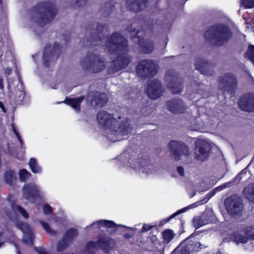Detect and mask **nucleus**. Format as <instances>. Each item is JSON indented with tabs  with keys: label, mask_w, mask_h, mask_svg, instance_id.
I'll return each instance as SVG.
<instances>
[{
	"label": "nucleus",
	"mask_w": 254,
	"mask_h": 254,
	"mask_svg": "<svg viewBox=\"0 0 254 254\" xmlns=\"http://www.w3.org/2000/svg\"><path fill=\"white\" fill-rule=\"evenodd\" d=\"M127 41L119 33L112 35V56L116 59L112 62V71H117L126 67L130 62L131 58L127 54Z\"/></svg>",
	"instance_id": "f257e3e1"
},
{
	"label": "nucleus",
	"mask_w": 254,
	"mask_h": 254,
	"mask_svg": "<svg viewBox=\"0 0 254 254\" xmlns=\"http://www.w3.org/2000/svg\"><path fill=\"white\" fill-rule=\"evenodd\" d=\"M231 36L228 28L222 25L215 26L205 33V37L210 43L217 45L223 44Z\"/></svg>",
	"instance_id": "f03ea898"
},
{
	"label": "nucleus",
	"mask_w": 254,
	"mask_h": 254,
	"mask_svg": "<svg viewBox=\"0 0 254 254\" xmlns=\"http://www.w3.org/2000/svg\"><path fill=\"white\" fill-rule=\"evenodd\" d=\"M80 65L83 70L93 73L101 71L105 67L104 62L95 54L83 58L80 62Z\"/></svg>",
	"instance_id": "7ed1b4c3"
},
{
	"label": "nucleus",
	"mask_w": 254,
	"mask_h": 254,
	"mask_svg": "<svg viewBox=\"0 0 254 254\" xmlns=\"http://www.w3.org/2000/svg\"><path fill=\"white\" fill-rule=\"evenodd\" d=\"M211 147L210 141L206 138H198L195 141V155L200 161L206 160Z\"/></svg>",
	"instance_id": "20e7f679"
},
{
	"label": "nucleus",
	"mask_w": 254,
	"mask_h": 254,
	"mask_svg": "<svg viewBox=\"0 0 254 254\" xmlns=\"http://www.w3.org/2000/svg\"><path fill=\"white\" fill-rule=\"evenodd\" d=\"M98 248H101L108 252L110 249V238L102 236L98 242H88L86 246L84 254H95L94 251Z\"/></svg>",
	"instance_id": "39448f33"
},
{
	"label": "nucleus",
	"mask_w": 254,
	"mask_h": 254,
	"mask_svg": "<svg viewBox=\"0 0 254 254\" xmlns=\"http://www.w3.org/2000/svg\"><path fill=\"white\" fill-rule=\"evenodd\" d=\"M169 146L171 151L172 155L176 160H179L182 154L186 156L190 155V150L187 146L177 141H171Z\"/></svg>",
	"instance_id": "423d86ee"
},
{
	"label": "nucleus",
	"mask_w": 254,
	"mask_h": 254,
	"mask_svg": "<svg viewBox=\"0 0 254 254\" xmlns=\"http://www.w3.org/2000/svg\"><path fill=\"white\" fill-rule=\"evenodd\" d=\"M97 119L105 135L106 133L111 132V115L110 113L106 111H101L98 113Z\"/></svg>",
	"instance_id": "0eeeda50"
},
{
	"label": "nucleus",
	"mask_w": 254,
	"mask_h": 254,
	"mask_svg": "<svg viewBox=\"0 0 254 254\" xmlns=\"http://www.w3.org/2000/svg\"><path fill=\"white\" fill-rule=\"evenodd\" d=\"M224 188H225V187L221 186V187H218V188H216L215 190H211V191L209 192L207 194H206L204 199H203L200 201H198L197 202L192 203V204L188 206L187 207H184V208L177 211L176 212L174 213L173 214H172L171 216H170L169 217V218L167 219L166 222L169 221L173 218L175 217L177 215H178L182 213L186 212L188 209L194 208L200 204H203V203H205V202H207V201L211 197H212L213 196H214L215 194L216 191H220Z\"/></svg>",
	"instance_id": "6e6552de"
},
{
	"label": "nucleus",
	"mask_w": 254,
	"mask_h": 254,
	"mask_svg": "<svg viewBox=\"0 0 254 254\" xmlns=\"http://www.w3.org/2000/svg\"><path fill=\"white\" fill-rule=\"evenodd\" d=\"M137 70L142 75L153 76L156 73L157 65L151 60L141 61L137 67Z\"/></svg>",
	"instance_id": "1a4fd4ad"
},
{
	"label": "nucleus",
	"mask_w": 254,
	"mask_h": 254,
	"mask_svg": "<svg viewBox=\"0 0 254 254\" xmlns=\"http://www.w3.org/2000/svg\"><path fill=\"white\" fill-rule=\"evenodd\" d=\"M227 212L232 216L239 215L242 212V204L236 196L228 198L225 201Z\"/></svg>",
	"instance_id": "9d476101"
},
{
	"label": "nucleus",
	"mask_w": 254,
	"mask_h": 254,
	"mask_svg": "<svg viewBox=\"0 0 254 254\" xmlns=\"http://www.w3.org/2000/svg\"><path fill=\"white\" fill-rule=\"evenodd\" d=\"M6 215L12 220H16L18 213L21 214L23 217L27 219L29 217L28 213L22 207L14 203H10L9 205L4 210Z\"/></svg>",
	"instance_id": "9b49d317"
},
{
	"label": "nucleus",
	"mask_w": 254,
	"mask_h": 254,
	"mask_svg": "<svg viewBox=\"0 0 254 254\" xmlns=\"http://www.w3.org/2000/svg\"><path fill=\"white\" fill-rule=\"evenodd\" d=\"M188 241L189 239H187L182 243L173 252L175 253L180 252V254H190L191 251H198L197 249L198 248L200 249L204 248L203 246L199 242H196L193 244L189 243Z\"/></svg>",
	"instance_id": "f8f14e48"
},
{
	"label": "nucleus",
	"mask_w": 254,
	"mask_h": 254,
	"mask_svg": "<svg viewBox=\"0 0 254 254\" xmlns=\"http://www.w3.org/2000/svg\"><path fill=\"white\" fill-rule=\"evenodd\" d=\"M162 92L160 82L156 79L150 80L148 83L146 93L149 98L157 99L160 97Z\"/></svg>",
	"instance_id": "ddd939ff"
},
{
	"label": "nucleus",
	"mask_w": 254,
	"mask_h": 254,
	"mask_svg": "<svg viewBox=\"0 0 254 254\" xmlns=\"http://www.w3.org/2000/svg\"><path fill=\"white\" fill-rule=\"evenodd\" d=\"M23 192L24 197L29 200L42 194L40 188L34 184H29L23 187Z\"/></svg>",
	"instance_id": "4468645a"
},
{
	"label": "nucleus",
	"mask_w": 254,
	"mask_h": 254,
	"mask_svg": "<svg viewBox=\"0 0 254 254\" xmlns=\"http://www.w3.org/2000/svg\"><path fill=\"white\" fill-rule=\"evenodd\" d=\"M15 224L16 227L23 232V242L27 245H32L33 239L32 229L27 224L22 222H17Z\"/></svg>",
	"instance_id": "2eb2a0df"
},
{
	"label": "nucleus",
	"mask_w": 254,
	"mask_h": 254,
	"mask_svg": "<svg viewBox=\"0 0 254 254\" xmlns=\"http://www.w3.org/2000/svg\"><path fill=\"white\" fill-rule=\"evenodd\" d=\"M240 108L245 111H254V94H248L242 97L239 101Z\"/></svg>",
	"instance_id": "dca6fc26"
},
{
	"label": "nucleus",
	"mask_w": 254,
	"mask_h": 254,
	"mask_svg": "<svg viewBox=\"0 0 254 254\" xmlns=\"http://www.w3.org/2000/svg\"><path fill=\"white\" fill-rule=\"evenodd\" d=\"M166 105L168 109L175 114L183 113L186 110L183 101L179 99L169 101L167 102Z\"/></svg>",
	"instance_id": "f3484780"
},
{
	"label": "nucleus",
	"mask_w": 254,
	"mask_h": 254,
	"mask_svg": "<svg viewBox=\"0 0 254 254\" xmlns=\"http://www.w3.org/2000/svg\"><path fill=\"white\" fill-rule=\"evenodd\" d=\"M87 100L91 103L95 102V105L100 107L105 105L108 101L106 94L99 93H90L88 95Z\"/></svg>",
	"instance_id": "a211bd4d"
},
{
	"label": "nucleus",
	"mask_w": 254,
	"mask_h": 254,
	"mask_svg": "<svg viewBox=\"0 0 254 254\" xmlns=\"http://www.w3.org/2000/svg\"><path fill=\"white\" fill-rule=\"evenodd\" d=\"M206 117H204L203 119L198 118L197 119V125L192 127V129L200 132H205L209 127L210 125L213 124L211 121H206Z\"/></svg>",
	"instance_id": "6ab92c4d"
},
{
	"label": "nucleus",
	"mask_w": 254,
	"mask_h": 254,
	"mask_svg": "<svg viewBox=\"0 0 254 254\" xmlns=\"http://www.w3.org/2000/svg\"><path fill=\"white\" fill-rule=\"evenodd\" d=\"M127 4L129 9L135 12L143 9L145 5L144 0L140 3H139L138 0H127Z\"/></svg>",
	"instance_id": "aec40b11"
},
{
	"label": "nucleus",
	"mask_w": 254,
	"mask_h": 254,
	"mask_svg": "<svg viewBox=\"0 0 254 254\" xmlns=\"http://www.w3.org/2000/svg\"><path fill=\"white\" fill-rule=\"evenodd\" d=\"M84 97H80L79 98H66L64 102L68 105L71 106L76 111L80 110V103L83 100Z\"/></svg>",
	"instance_id": "412c9836"
},
{
	"label": "nucleus",
	"mask_w": 254,
	"mask_h": 254,
	"mask_svg": "<svg viewBox=\"0 0 254 254\" xmlns=\"http://www.w3.org/2000/svg\"><path fill=\"white\" fill-rule=\"evenodd\" d=\"M243 193L248 199L254 203V184H250L245 188Z\"/></svg>",
	"instance_id": "4be33fe9"
},
{
	"label": "nucleus",
	"mask_w": 254,
	"mask_h": 254,
	"mask_svg": "<svg viewBox=\"0 0 254 254\" xmlns=\"http://www.w3.org/2000/svg\"><path fill=\"white\" fill-rule=\"evenodd\" d=\"M4 179L6 183L12 184L15 181V174L11 170L7 171L4 174Z\"/></svg>",
	"instance_id": "5701e85b"
},
{
	"label": "nucleus",
	"mask_w": 254,
	"mask_h": 254,
	"mask_svg": "<svg viewBox=\"0 0 254 254\" xmlns=\"http://www.w3.org/2000/svg\"><path fill=\"white\" fill-rule=\"evenodd\" d=\"M29 165L32 172L34 173H40L41 172L42 169L38 165L35 159L31 158L29 161Z\"/></svg>",
	"instance_id": "b1692460"
},
{
	"label": "nucleus",
	"mask_w": 254,
	"mask_h": 254,
	"mask_svg": "<svg viewBox=\"0 0 254 254\" xmlns=\"http://www.w3.org/2000/svg\"><path fill=\"white\" fill-rule=\"evenodd\" d=\"M163 239L164 242L168 244L174 238V232L170 229L165 230L163 233Z\"/></svg>",
	"instance_id": "393cba45"
},
{
	"label": "nucleus",
	"mask_w": 254,
	"mask_h": 254,
	"mask_svg": "<svg viewBox=\"0 0 254 254\" xmlns=\"http://www.w3.org/2000/svg\"><path fill=\"white\" fill-rule=\"evenodd\" d=\"M91 226H94L99 229H101L104 227H110L111 226V221L101 220L93 223Z\"/></svg>",
	"instance_id": "a878e982"
},
{
	"label": "nucleus",
	"mask_w": 254,
	"mask_h": 254,
	"mask_svg": "<svg viewBox=\"0 0 254 254\" xmlns=\"http://www.w3.org/2000/svg\"><path fill=\"white\" fill-rule=\"evenodd\" d=\"M69 241H67L64 238L61 241H60L56 246V249L58 251H63L65 250L68 246Z\"/></svg>",
	"instance_id": "bb28decb"
},
{
	"label": "nucleus",
	"mask_w": 254,
	"mask_h": 254,
	"mask_svg": "<svg viewBox=\"0 0 254 254\" xmlns=\"http://www.w3.org/2000/svg\"><path fill=\"white\" fill-rule=\"evenodd\" d=\"M234 240L237 243H246L248 242V238L243 236L238 233H235L233 235Z\"/></svg>",
	"instance_id": "cd10ccee"
},
{
	"label": "nucleus",
	"mask_w": 254,
	"mask_h": 254,
	"mask_svg": "<svg viewBox=\"0 0 254 254\" xmlns=\"http://www.w3.org/2000/svg\"><path fill=\"white\" fill-rule=\"evenodd\" d=\"M245 57L248 58L254 64V46L250 45L248 47Z\"/></svg>",
	"instance_id": "c85d7f7f"
},
{
	"label": "nucleus",
	"mask_w": 254,
	"mask_h": 254,
	"mask_svg": "<svg viewBox=\"0 0 254 254\" xmlns=\"http://www.w3.org/2000/svg\"><path fill=\"white\" fill-rule=\"evenodd\" d=\"M15 96L14 99L15 102L18 104H21L24 98L25 92L22 90L16 91Z\"/></svg>",
	"instance_id": "c756f323"
},
{
	"label": "nucleus",
	"mask_w": 254,
	"mask_h": 254,
	"mask_svg": "<svg viewBox=\"0 0 254 254\" xmlns=\"http://www.w3.org/2000/svg\"><path fill=\"white\" fill-rule=\"evenodd\" d=\"M77 234V232L75 229H70L68 230L64 237V238L67 240L68 241H71L73 238H74Z\"/></svg>",
	"instance_id": "7c9ffc66"
},
{
	"label": "nucleus",
	"mask_w": 254,
	"mask_h": 254,
	"mask_svg": "<svg viewBox=\"0 0 254 254\" xmlns=\"http://www.w3.org/2000/svg\"><path fill=\"white\" fill-rule=\"evenodd\" d=\"M19 177L21 181L25 182L30 177V173L25 169H22L19 173Z\"/></svg>",
	"instance_id": "2f4dec72"
},
{
	"label": "nucleus",
	"mask_w": 254,
	"mask_h": 254,
	"mask_svg": "<svg viewBox=\"0 0 254 254\" xmlns=\"http://www.w3.org/2000/svg\"><path fill=\"white\" fill-rule=\"evenodd\" d=\"M241 6L246 8L254 7V0H241Z\"/></svg>",
	"instance_id": "473e14b6"
},
{
	"label": "nucleus",
	"mask_w": 254,
	"mask_h": 254,
	"mask_svg": "<svg viewBox=\"0 0 254 254\" xmlns=\"http://www.w3.org/2000/svg\"><path fill=\"white\" fill-rule=\"evenodd\" d=\"M236 81L235 77L234 75L231 74H229L228 75H226L224 78L223 82H226L228 84L232 85L233 84H234Z\"/></svg>",
	"instance_id": "72a5a7b5"
},
{
	"label": "nucleus",
	"mask_w": 254,
	"mask_h": 254,
	"mask_svg": "<svg viewBox=\"0 0 254 254\" xmlns=\"http://www.w3.org/2000/svg\"><path fill=\"white\" fill-rule=\"evenodd\" d=\"M206 224L207 223L203 221L202 218H195L193 219V224L196 228H199Z\"/></svg>",
	"instance_id": "f704fd0d"
},
{
	"label": "nucleus",
	"mask_w": 254,
	"mask_h": 254,
	"mask_svg": "<svg viewBox=\"0 0 254 254\" xmlns=\"http://www.w3.org/2000/svg\"><path fill=\"white\" fill-rule=\"evenodd\" d=\"M169 87L171 89L172 92L177 94L180 93L182 91V87L180 84H176L173 86L172 84L169 85Z\"/></svg>",
	"instance_id": "c9c22d12"
},
{
	"label": "nucleus",
	"mask_w": 254,
	"mask_h": 254,
	"mask_svg": "<svg viewBox=\"0 0 254 254\" xmlns=\"http://www.w3.org/2000/svg\"><path fill=\"white\" fill-rule=\"evenodd\" d=\"M49 3H46L43 4V6L46 9V14H52V17H53L54 13V11L53 8L51 6H49Z\"/></svg>",
	"instance_id": "e433bc0d"
},
{
	"label": "nucleus",
	"mask_w": 254,
	"mask_h": 254,
	"mask_svg": "<svg viewBox=\"0 0 254 254\" xmlns=\"http://www.w3.org/2000/svg\"><path fill=\"white\" fill-rule=\"evenodd\" d=\"M131 131V128L129 127H125V128L123 127H120L119 129V131L122 135H127Z\"/></svg>",
	"instance_id": "4c0bfd02"
},
{
	"label": "nucleus",
	"mask_w": 254,
	"mask_h": 254,
	"mask_svg": "<svg viewBox=\"0 0 254 254\" xmlns=\"http://www.w3.org/2000/svg\"><path fill=\"white\" fill-rule=\"evenodd\" d=\"M40 223L47 232L49 233H51L52 232L48 224L44 222L43 221H40Z\"/></svg>",
	"instance_id": "58836bf2"
},
{
	"label": "nucleus",
	"mask_w": 254,
	"mask_h": 254,
	"mask_svg": "<svg viewBox=\"0 0 254 254\" xmlns=\"http://www.w3.org/2000/svg\"><path fill=\"white\" fill-rule=\"evenodd\" d=\"M11 127H12V130L13 131V132L15 134L16 136H17V138H18V139L19 140V141L20 143L21 147H22V145H23V141L22 140V139H21V137L20 136L19 134H18V133L16 130V129H15V127H14L13 125H12Z\"/></svg>",
	"instance_id": "ea45409f"
},
{
	"label": "nucleus",
	"mask_w": 254,
	"mask_h": 254,
	"mask_svg": "<svg viewBox=\"0 0 254 254\" xmlns=\"http://www.w3.org/2000/svg\"><path fill=\"white\" fill-rule=\"evenodd\" d=\"M43 211L45 214H48L52 212V208L50 205L46 204L43 207Z\"/></svg>",
	"instance_id": "a19ab883"
},
{
	"label": "nucleus",
	"mask_w": 254,
	"mask_h": 254,
	"mask_svg": "<svg viewBox=\"0 0 254 254\" xmlns=\"http://www.w3.org/2000/svg\"><path fill=\"white\" fill-rule=\"evenodd\" d=\"M48 49L46 48L44 51V54H43V60H44V63L45 65L48 66L47 64V63L48 62V59H49V56L48 55Z\"/></svg>",
	"instance_id": "79ce46f5"
},
{
	"label": "nucleus",
	"mask_w": 254,
	"mask_h": 254,
	"mask_svg": "<svg viewBox=\"0 0 254 254\" xmlns=\"http://www.w3.org/2000/svg\"><path fill=\"white\" fill-rule=\"evenodd\" d=\"M177 171L180 176H183L184 175V170L183 167L181 166H178L177 168Z\"/></svg>",
	"instance_id": "37998d69"
},
{
	"label": "nucleus",
	"mask_w": 254,
	"mask_h": 254,
	"mask_svg": "<svg viewBox=\"0 0 254 254\" xmlns=\"http://www.w3.org/2000/svg\"><path fill=\"white\" fill-rule=\"evenodd\" d=\"M36 251L39 254H48L45 251V250L42 248H36Z\"/></svg>",
	"instance_id": "c03bdc74"
},
{
	"label": "nucleus",
	"mask_w": 254,
	"mask_h": 254,
	"mask_svg": "<svg viewBox=\"0 0 254 254\" xmlns=\"http://www.w3.org/2000/svg\"><path fill=\"white\" fill-rule=\"evenodd\" d=\"M106 43L105 44V45H106L107 47L108 48V51H110V47H111V41L110 37L108 38V39H107L106 40Z\"/></svg>",
	"instance_id": "a18cd8bd"
},
{
	"label": "nucleus",
	"mask_w": 254,
	"mask_h": 254,
	"mask_svg": "<svg viewBox=\"0 0 254 254\" xmlns=\"http://www.w3.org/2000/svg\"><path fill=\"white\" fill-rule=\"evenodd\" d=\"M151 227H152L151 226H150V225H147V224H144L142 227V231L143 232L147 231L149 230L151 228Z\"/></svg>",
	"instance_id": "49530a36"
},
{
	"label": "nucleus",
	"mask_w": 254,
	"mask_h": 254,
	"mask_svg": "<svg viewBox=\"0 0 254 254\" xmlns=\"http://www.w3.org/2000/svg\"><path fill=\"white\" fill-rule=\"evenodd\" d=\"M142 172L144 173L147 174V175H149L153 173L152 169H151V168H145L144 169H143Z\"/></svg>",
	"instance_id": "de8ad7c7"
},
{
	"label": "nucleus",
	"mask_w": 254,
	"mask_h": 254,
	"mask_svg": "<svg viewBox=\"0 0 254 254\" xmlns=\"http://www.w3.org/2000/svg\"><path fill=\"white\" fill-rule=\"evenodd\" d=\"M112 232L116 231V229H115V227H122V226L121 225L117 226L116 224L113 221H112Z\"/></svg>",
	"instance_id": "09e8293b"
},
{
	"label": "nucleus",
	"mask_w": 254,
	"mask_h": 254,
	"mask_svg": "<svg viewBox=\"0 0 254 254\" xmlns=\"http://www.w3.org/2000/svg\"><path fill=\"white\" fill-rule=\"evenodd\" d=\"M195 67H196V69L199 70L201 72L203 73L202 69H201L202 67H201V66L200 65H199L198 64H195Z\"/></svg>",
	"instance_id": "8fccbe9b"
},
{
	"label": "nucleus",
	"mask_w": 254,
	"mask_h": 254,
	"mask_svg": "<svg viewBox=\"0 0 254 254\" xmlns=\"http://www.w3.org/2000/svg\"><path fill=\"white\" fill-rule=\"evenodd\" d=\"M0 108H1L2 109V110L3 112H5V109L4 108V105L1 102H0Z\"/></svg>",
	"instance_id": "3c124183"
},
{
	"label": "nucleus",
	"mask_w": 254,
	"mask_h": 254,
	"mask_svg": "<svg viewBox=\"0 0 254 254\" xmlns=\"http://www.w3.org/2000/svg\"><path fill=\"white\" fill-rule=\"evenodd\" d=\"M150 238H151V240L152 241V242H155V241H157V238L156 237L155 235H153L152 238L150 237Z\"/></svg>",
	"instance_id": "603ef678"
},
{
	"label": "nucleus",
	"mask_w": 254,
	"mask_h": 254,
	"mask_svg": "<svg viewBox=\"0 0 254 254\" xmlns=\"http://www.w3.org/2000/svg\"><path fill=\"white\" fill-rule=\"evenodd\" d=\"M152 50H153V47H152V46H151V47L149 48V49H148V50H147H147H145V52H146V53H149V52H150L152 51Z\"/></svg>",
	"instance_id": "864d4df0"
},
{
	"label": "nucleus",
	"mask_w": 254,
	"mask_h": 254,
	"mask_svg": "<svg viewBox=\"0 0 254 254\" xmlns=\"http://www.w3.org/2000/svg\"><path fill=\"white\" fill-rule=\"evenodd\" d=\"M17 254H20V251H19V250L18 249H17Z\"/></svg>",
	"instance_id": "5fc2aeb1"
},
{
	"label": "nucleus",
	"mask_w": 254,
	"mask_h": 254,
	"mask_svg": "<svg viewBox=\"0 0 254 254\" xmlns=\"http://www.w3.org/2000/svg\"><path fill=\"white\" fill-rule=\"evenodd\" d=\"M250 237H251L252 239H254V235L253 236H251Z\"/></svg>",
	"instance_id": "6e6d98bb"
},
{
	"label": "nucleus",
	"mask_w": 254,
	"mask_h": 254,
	"mask_svg": "<svg viewBox=\"0 0 254 254\" xmlns=\"http://www.w3.org/2000/svg\"><path fill=\"white\" fill-rule=\"evenodd\" d=\"M129 229H131V230H134V229H135V228H130Z\"/></svg>",
	"instance_id": "4d7b16f0"
},
{
	"label": "nucleus",
	"mask_w": 254,
	"mask_h": 254,
	"mask_svg": "<svg viewBox=\"0 0 254 254\" xmlns=\"http://www.w3.org/2000/svg\"><path fill=\"white\" fill-rule=\"evenodd\" d=\"M126 238H129V237H130V236H128V235H126Z\"/></svg>",
	"instance_id": "13d9d810"
},
{
	"label": "nucleus",
	"mask_w": 254,
	"mask_h": 254,
	"mask_svg": "<svg viewBox=\"0 0 254 254\" xmlns=\"http://www.w3.org/2000/svg\"><path fill=\"white\" fill-rule=\"evenodd\" d=\"M19 84H20V86H22V83H19Z\"/></svg>",
	"instance_id": "bf43d9fd"
},
{
	"label": "nucleus",
	"mask_w": 254,
	"mask_h": 254,
	"mask_svg": "<svg viewBox=\"0 0 254 254\" xmlns=\"http://www.w3.org/2000/svg\"><path fill=\"white\" fill-rule=\"evenodd\" d=\"M10 72V70H8V74H9Z\"/></svg>",
	"instance_id": "052dcab7"
},
{
	"label": "nucleus",
	"mask_w": 254,
	"mask_h": 254,
	"mask_svg": "<svg viewBox=\"0 0 254 254\" xmlns=\"http://www.w3.org/2000/svg\"><path fill=\"white\" fill-rule=\"evenodd\" d=\"M131 167H132V168H133V167L136 168V166H131Z\"/></svg>",
	"instance_id": "680f3d73"
}]
</instances>
